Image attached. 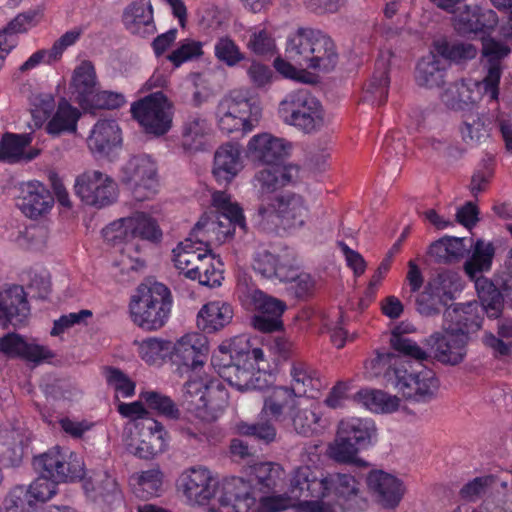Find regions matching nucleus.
Returning a JSON list of instances; mask_svg holds the SVG:
<instances>
[{
    "instance_id": "1a4fd4ad",
    "label": "nucleus",
    "mask_w": 512,
    "mask_h": 512,
    "mask_svg": "<svg viewBox=\"0 0 512 512\" xmlns=\"http://www.w3.org/2000/svg\"><path fill=\"white\" fill-rule=\"evenodd\" d=\"M216 116L221 131L231 134L241 130L246 133L255 127L261 116V108L250 99L228 96L219 102Z\"/></svg>"
},
{
    "instance_id": "f3484780",
    "label": "nucleus",
    "mask_w": 512,
    "mask_h": 512,
    "mask_svg": "<svg viewBox=\"0 0 512 512\" xmlns=\"http://www.w3.org/2000/svg\"><path fill=\"white\" fill-rule=\"evenodd\" d=\"M511 53L510 47L495 39L483 42L482 55L485 58L484 68L486 75L482 80L484 94L490 100H497L499 96V83L502 75V61Z\"/></svg>"
},
{
    "instance_id": "052dcab7",
    "label": "nucleus",
    "mask_w": 512,
    "mask_h": 512,
    "mask_svg": "<svg viewBox=\"0 0 512 512\" xmlns=\"http://www.w3.org/2000/svg\"><path fill=\"white\" fill-rule=\"evenodd\" d=\"M140 399L151 410L167 418L176 419L180 411L174 401L169 397L157 391H144L140 393Z\"/></svg>"
},
{
    "instance_id": "de8ad7c7",
    "label": "nucleus",
    "mask_w": 512,
    "mask_h": 512,
    "mask_svg": "<svg viewBox=\"0 0 512 512\" xmlns=\"http://www.w3.org/2000/svg\"><path fill=\"white\" fill-rule=\"evenodd\" d=\"M415 81L421 87L433 88L439 87L444 83V68L441 67V61L431 55L422 58L416 67Z\"/></svg>"
},
{
    "instance_id": "412c9836",
    "label": "nucleus",
    "mask_w": 512,
    "mask_h": 512,
    "mask_svg": "<svg viewBox=\"0 0 512 512\" xmlns=\"http://www.w3.org/2000/svg\"><path fill=\"white\" fill-rule=\"evenodd\" d=\"M476 304H455L444 312L443 329L469 342L470 334L481 328L482 319L474 312Z\"/></svg>"
},
{
    "instance_id": "4be33fe9",
    "label": "nucleus",
    "mask_w": 512,
    "mask_h": 512,
    "mask_svg": "<svg viewBox=\"0 0 512 512\" xmlns=\"http://www.w3.org/2000/svg\"><path fill=\"white\" fill-rule=\"evenodd\" d=\"M30 314L29 303L24 288L12 285L0 291V326L7 328L23 324Z\"/></svg>"
},
{
    "instance_id": "9b49d317",
    "label": "nucleus",
    "mask_w": 512,
    "mask_h": 512,
    "mask_svg": "<svg viewBox=\"0 0 512 512\" xmlns=\"http://www.w3.org/2000/svg\"><path fill=\"white\" fill-rule=\"evenodd\" d=\"M172 361L179 373L201 371L209 353L208 339L204 334L191 333L172 345Z\"/></svg>"
},
{
    "instance_id": "b1692460",
    "label": "nucleus",
    "mask_w": 512,
    "mask_h": 512,
    "mask_svg": "<svg viewBox=\"0 0 512 512\" xmlns=\"http://www.w3.org/2000/svg\"><path fill=\"white\" fill-rule=\"evenodd\" d=\"M242 168L240 144L227 142L217 148L214 154L212 173L220 185L230 183Z\"/></svg>"
},
{
    "instance_id": "49530a36",
    "label": "nucleus",
    "mask_w": 512,
    "mask_h": 512,
    "mask_svg": "<svg viewBox=\"0 0 512 512\" xmlns=\"http://www.w3.org/2000/svg\"><path fill=\"white\" fill-rule=\"evenodd\" d=\"M25 447L22 439L16 433L0 430V465L17 467L21 464Z\"/></svg>"
},
{
    "instance_id": "a19ab883",
    "label": "nucleus",
    "mask_w": 512,
    "mask_h": 512,
    "mask_svg": "<svg viewBox=\"0 0 512 512\" xmlns=\"http://www.w3.org/2000/svg\"><path fill=\"white\" fill-rule=\"evenodd\" d=\"M426 286L448 303L462 290V280L458 272L442 269L428 279Z\"/></svg>"
},
{
    "instance_id": "9d476101",
    "label": "nucleus",
    "mask_w": 512,
    "mask_h": 512,
    "mask_svg": "<svg viewBox=\"0 0 512 512\" xmlns=\"http://www.w3.org/2000/svg\"><path fill=\"white\" fill-rule=\"evenodd\" d=\"M121 181L133 189L137 200L150 198L157 187V167L147 155L131 157L122 168Z\"/></svg>"
},
{
    "instance_id": "f8f14e48",
    "label": "nucleus",
    "mask_w": 512,
    "mask_h": 512,
    "mask_svg": "<svg viewBox=\"0 0 512 512\" xmlns=\"http://www.w3.org/2000/svg\"><path fill=\"white\" fill-rule=\"evenodd\" d=\"M218 481L205 467H191L179 476L177 489L193 505H206L216 493Z\"/></svg>"
},
{
    "instance_id": "a211bd4d",
    "label": "nucleus",
    "mask_w": 512,
    "mask_h": 512,
    "mask_svg": "<svg viewBox=\"0 0 512 512\" xmlns=\"http://www.w3.org/2000/svg\"><path fill=\"white\" fill-rule=\"evenodd\" d=\"M299 177V168L294 165L265 168L257 171L252 185L260 204L273 202L271 195L286 185L295 183Z\"/></svg>"
},
{
    "instance_id": "c03bdc74",
    "label": "nucleus",
    "mask_w": 512,
    "mask_h": 512,
    "mask_svg": "<svg viewBox=\"0 0 512 512\" xmlns=\"http://www.w3.org/2000/svg\"><path fill=\"white\" fill-rule=\"evenodd\" d=\"M497 319V336L492 332H485L482 341L495 355L508 356L512 351V318Z\"/></svg>"
},
{
    "instance_id": "0e129e2a",
    "label": "nucleus",
    "mask_w": 512,
    "mask_h": 512,
    "mask_svg": "<svg viewBox=\"0 0 512 512\" xmlns=\"http://www.w3.org/2000/svg\"><path fill=\"white\" fill-rule=\"evenodd\" d=\"M7 512H34L37 503L28 487H14L5 499Z\"/></svg>"
},
{
    "instance_id": "a18cd8bd",
    "label": "nucleus",
    "mask_w": 512,
    "mask_h": 512,
    "mask_svg": "<svg viewBox=\"0 0 512 512\" xmlns=\"http://www.w3.org/2000/svg\"><path fill=\"white\" fill-rule=\"evenodd\" d=\"M326 482L327 495L331 490H334L335 495L338 497V499L343 500V503H341V505H343L344 507L346 503L350 501H354L355 503L363 501L358 496V482L352 475L342 473L326 474Z\"/></svg>"
},
{
    "instance_id": "13d9d810",
    "label": "nucleus",
    "mask_w": 512,
    "mask_h": 512,
    "mask_svg": "<svg viewBox=\"0 0 512 512\" xmlns=\"http://www.w3.org/2000/svg\"><path fill=\"white\" fill-rule=\"evenodd\" d=\"M356 397L373 411L392 412L398 409L399 399L380 390H360Z\"/></svg>"
},
{
    "instance_id": "20e7f679",
    "label": "nucleus",
    "mask_w": 512,
    "mask_h": 512,
    "mask_svg": "<svg viewBox=\"0 0 512 512\" xmlns=\"http://www.w3.org/2000/svg\"><path fill=\"white\" fill-rule=\"evenodd\" d=\"M257 493L243 478L225 479L221 486L219 503L231 507L232 512H280L289 507V500L283 496H266Z\"/></svg>"
},
{
    "instance_id": "69168bd1",
    "label": "nucleus",
    "mask_w": 512,
    "mask_h": 512,
    "mask_svg": "<svg viewBox=\"0 0 512 512\" xmlns=\"http://www.w3.org/2000/svg\"><path fill=\"white\" fill-rule=\"evenodd\" d=\"M288 420L298 434L310 436L317 430L320 416L312 409L296 406Z\"/></svg>"
},
{
    "instance_id": "473e14b6",
    "label": "nucleus",
    "mask_w": 512,
    "mask_h": 512,
    "mask_svg": "<svg viewBox=\"0 0 512 512\" xmlns=\"http://www.w3.org/2000/svg\"><path fill=\"white\" fill-rule=\"evenodd\" d=\"M232 306L226 302L213 301L205 304L197 316V326L206 333H214L230 323Z\"/></svg>"
},
{
    "instance_id": "c9c22d12",
    "label": "nucleus",
    "mask_w": 512,
    "mask_h": 512,
    "mask_svg": "<svg viewBox=\"0 0 512 512\" xmlns=\"http://www.w3.org/2000/svg\"><path fill=\"white\" fill-rule=\"evenodd\" d=\"M81 112L73 107L66 99H61L57 110L46 125V131L51 136L73 134L77 131V122Z\"/></svg>"
},
{
    "instance_id": "f704fd0d",
    "label": "nucleus",
    "mask_w": 512,
    "mask_h": 512,
    "mask_svg": "<svg viewBox=\"0 0 512 512\" xmlns=\"http://www.w3.org/2000/svg\"><path fill=\"white\" fill-rule=\"evenodd\" d=\"M339 435L346 436L362 449L372 445L377 437V428L371 419L348 418L341 420L338 425Z\"/></svg>"
},
{
    "instance_id": "4468645a",
    "label": "nucleus",
    "mask_w": 512,
    "mask_h": 512,
    "mask_svg": "<svg viewBox=\"0 0 512 512\" xmlns=\"http://www.w3.org/2000/svg\"><path fill=\"white\" fill-rule=\"evenodd\" d=\"M137 436L127 444L130 453L142 459H151L165 450L166 431L154 418H143L136 423Z\"/></svg>"
},
{
    "instance_id": "dca6fc26",
    "label": "nucleus",
    "mask_w": 512,
    "mask_h": 512,
    "mask_svg": "<svg viewBox=\"0 0 512 512\" xmlns=\"http://www.w3.org/2000/svg\"><path fill=\"white\" fill-rule=\"evenodd\" d=\"M291 144L283 138L275 137L270 133L254 135L248 142V157L261 164L280 167L288 158Z\"/></svg>"
},
{
    "instance_id": "7ed1b4c3",
    "label": "nucleus",
    "mask_w": 512,
    "mask_h": 512,
    "mask_svg": "<svg viewBox=\"0 0 512 512\" xmlns=\"http://www.w3.org/2000/svg\"><path fill=\"white\" fill-rule=\"evenodd\" d=\"M172 302L171 291L166 285L141 283L130 299L131 320L145 331L159 330L170 317Z\"/></svg>"
},
{
    "instance_id": "f257e3e1",
    "label": "nucleus",
    "mask_w": 512,
    "mask_h": 512,
    "mask_svg": "<svg viewBox=\"0 0 512 512\" xmlns=\"http://www.w3.org/2000/svg\"><path fill=\"white\" fill-rule=\"evenodd\" d=\"M390 344L400 355L377 351L376 357L371 360L375 374H383L386 386L397 389L406 399L423 403L434 399L439 389L435 373L426 367L409 372L406 367L408 361L403 359L407 357L422 362L429 358V354L404 336L400 327L392 331Z\"/></svg>"
},
{
    "instance_id": "6ab92c4d",
    "label": "nucleus",
    "mask_w": 512,
    "mask_h": 512,
    "mask_svg": "<svg viewBox=\"0 0 512 512\" xmlns=\"http://www.w3.org/2000/svg\"><path fill=\"white\" fill-rule=\"evenodd\" d=\"M124 28L132 35L147 38L157 31L151 0H135L122 13Z\"/></svg>"
},
{
    "instance_id": "bb28decb",
    "label": "nucleus",
    "mask_w": 512,
    "mask_h": 512,
    "mask_svg": "<svg viewBox=\"0 0 512 512\" xmlns=\"http://www.w3.org/2000/svg\"><path fill=\"white\" fill-rule=\"evenodd\" d=\"M17 206L30 218H37L48 212L54 203L50 191L40 182L32 181L23 185Z\"/></svg>"
},
{
    "instance_id": "6e6d98bb",
    "label": "nucleus",
    "mask_w": 512,
    "mask_h": 512,
    "mask_svg": "<svg viewBox=\"0 0 512 512\" xmlns=\"http://www.w3.org/2000/svg\"><path fill=\"white\" fill-rule=\"evenodd\" d=\"M62 453L63 447L58 445L54 446L48 451L35 456L33 458V465L39 473H44V475L60 483V474L62 470Z\"/></svg>"
},
{
    "instance_id": "6e6552de",
    "label": "nucleus",
    "mask_w": 512,
    "mask_h": 512,
    "mask_svg": "<svg viewBox=\"0 0 512 512\" xmlns=\"http://www.w3.org/2000/svg\"><path fill=\"white\" fill-rule=\"evenodd\" d=\"M74 193L83 204L102 209L117 201L118 185L110 175L90 169L76 177Z\"/></svg>"
},
{
    "instance_id": "680f3d73",
    "label": "nucleus",
    "mask_w": 512,
    "mask_h": 512,
    "mask_svg": "<svg viewBox=\"0 0 512 512\" xmlns=\"http://www.w3.org/2000/svg\"><path fill=\"white\" fill-rule=\"evenodd\" d=\"M216 59L228 67H235L246 59L236 42L228 36L220 37L214 45Z\"/></svg>"
},
{
    "instance_id": "a878e982",
    "label": "nucleus",
    "mask_w": 512,
    "mask_h": 512,
    "mask_svg": "<svg viewBox=\"0 0 512 512\" xmlns=\"http://www.w3.org/2000/svg\"><path fill=\"white\" fill-rule=\"evenodd\" d=\"M368 488L377 496L384 508H395L404 495L403 483L384 471H371L367 476Z\"/></svg>"
},
{
    "instance_id": "72a5a7b5",
    "label": "nucleus",
    "mask_w": 512,
    "mask_h": 512,
    "mask_svg": "<svg viewBox=\"0 0 512 512\" xmlns=\"http://www.w3.org/2000/svg\"><path fill=\"white\" fill-rule=\"evenodd\" d=\"M490 120L475 109H468L462 115L459 128L462 140L470 146L481 144L490 136Z\"/></svg>"
},
{
    "instance_id": "79ce46f5",
    "label": "nucleus",
    "mask_w": 512,
    "mask_h": 512,
    "mask_svg": "<svg viewBox=\"0 0 512 512\" xmlns=\"http://www.w3.org/2000/svg\"><path fill=\"white\" fill-rule=\"evenodd\" d=\"M281 475L280 465L272 462H262L253 466L249 479L244 481L255 488L256 494H268L274 490Z\"/></svg>"
},
{
    "instance_id": "393cba45",
    "label": "nucleus",
    "mask_w": 512,
    "mask_h": 512,
    "mask_svg": "<svg viewBox=\"0 0 512 512\" xmlns=\"http://www.w3.org/2000/svg\"><path fill=\"white\" fill-rule=\"evenodd\" d=\"M216 222L200 219L194 226L188 238L180 242L176 248L173 249L175 266L181 270L187 277L189 272V264H193L197 260L199 254L204 248L206 241L203 229L210 225L214 229Z\"/></svg>"
},
{
    "instance_id": "864d4df0",
    "label": "nucleus",
    "mask_w": 512,
    "mask_h": 512,
    "mask_svg": "<svg viewBox=\"0 0 512 512\" xmlns=\"http://www.w3.org/2000/svg\"><path fill=\"white\" fill-rule=\"evenodd\" d=\"M435 49L441 57L456 64L465 63L477 55V48L473 44L462 41H438Z\"/></svg>"
},
{
    "instance_id": "338daca9",
    "label": "nucleus",
    "mask_w": 512,
    "mask_h": 512,
    "mask_svg": "<svg viewBox=\"0 0 512 512\" xmlns=\"http://www.w3.org/2000/svg\"><path fill=\"white\" fill-rule=\"evenodd\" d=\"M236 430L238 434L252 437L264 444H269L276 439V429L269 421L251 424L241 421L236 425Z\"/></svg>"
},
{
    "instance_id": "ea45409f",
    "label": "nucleus",
    "mask_w": 512,
    "mask_h": 512,
    "mask_svg": "<svg viewBox=\"0 0 512 512\" xmlns=\"http://www.w3.org/2000/svg\"><path fill=\"white\" fill-rule=\"evenodd\" d=\"M495 248L491 242L477 240L471 256L464 263V271L470 279H475L491 269Z\"/></svg>"
},
{
    "instance_id": "0eeeda50",
    "label": "nucleus",
    "mask_w": 512,
    "mask_h": 512,
    "mask_svg": "<svg viewBox=\"0 0 512 512\" xmlns=\"http://www.w3.org/2000/svg\"><path fill=\"white\" fill-rule=\"evenodd\" d=\"M131 113L147 134L162 136L172 127V104L162 91L134 102Z\"/></svg>"
},
{
    "instance_id": "423d86ee",
    "label": "nucleus",
    "mask_w": 512,
    "mask_h": 512,
    "mask_svg": "<svg viewBox=\"0 0 512 512\" xmlns=\"http://www.w3.org/2000/svg\"><path fill=\"white\" fill-rule=\"evenodd\" d=\"M278 112L286 124L305 133H314L324 125L322 105L307 89L288 93L280 102Z\"/></svg>"
},
{
    "instance_id": "e2e57ef3",
    "label": "nucleus",
    "mask_w": 512,
    "mask_h": 512,
    "mask_svg": "<svg viewBox=\"0 0 512 512\" xmlns=\"http://www.w3.org/2000/svg\"><path fill=\"white\" fill-rule=\"evenodd\" d=\"M61 464L60 483L76 482L84 478L85 466L83 459L69 448L63 447Z\"/></svg>"
},
{
    "instance_id": "5701e85b",
    "label": "nucleus",
    "mask_w": 512,
    "mask_h": 512,
    "mask_svg": "<svg viewBox=\"0 0 512 512\" xmlns=\"http://www.w3.org/2000/svg\"><path fill=\"white\" fill-rule=\"evenodd\" d=\"M212 135L209 121L201 114L187 115L181 125L180 142L185 151L200 152L207 149Z\"/></svg>"
},
{
    "instance_id": "2f4dec72",
    "label": "nucleus",
    "mask_w": 512,
    "mask_h": 512,
    "mask_svg": "<svg viewBox=\"0 0 512 512\" xmlns=\"http://www.w3.org/2000/svg\"><path fill=\"white\" fill-rule=\"evenodd\" d=\"M471 280L475 283L478 298L487 316L491 319L500 318L504 308V295L500 282L495 284L484 276Z\"/></svg>"
},
{
    "instance_id": "2eb2a0df",
    "label": "nucleus",
    "mask_w": 512,
    "mask_h": 512,
    "mask_svg": "<svg viewBox=\"0 0 512 512\" xmlns=\"http://www.w3.org/2000/svg\"><path fill=\"white\" fill-rule=\"evenodd\" d=\"M326 474L311 466H299L293 470L289 494L290 498L302 501L304 505L311 499H322L327 496Z\"/></svg>"
},
{
    "instance_id": "c85d7f7f",
    "label": "nucleus",
    "mask_w": 512,
    "mask_h": 512,
    "mask_svg": "<svg viewBox=\"0 0 512 512\" xmlns=\"http://www.w3.org/2000/svg\"><path fill=\"white\" fill-rule=\"evenodd\" d=\"M498 23L497 14L491 9L465 5L455 16V28L463 34L488 32Z\"/></svg>"
},
{
    "instance_id": "bf43d9fd",
    "label": "nucleus",
    "mask_w": 512,
    "mask_h": 512,
    "mask_svg": "<svg viewBox=\"0 0 512 512\" xmlns=\"http://www.w3.org/2000/svg\"><path fill=\"white\" fill-rule=\"evenodd\" d=\"M362 448L346 436L339 435L337 431V438L335 443L330 446V456L339 463H354L358 466H364L366 463L357 458L359 450Z\"/></svg>"
},
{
    "instance_id": "58836bf2",
    "label": "nucleus",
    "mask_w": 512,
    "mask_h": 512,
    "mask_svg": "<svg viewBox=\"0 0 512 512\" xmlns=\"http://www.w3.org/2000/svg\"><path fill=\"white\" fill-rule=\"evenodd\" d=\"M389 65L387 60L376 61L374 73L365 86L364 99L372 104L383 105L388 96Z\"/></svg>"
},
{
    "instance_id": "4c0bfd02",
    "label": "nucleus",
    "mask_w": 512,
    "mask_h": 512,
    "mask_svg": "<svg viewBox=\"0 0 512 512\" xmlns=\"http://www.w3.org/2000/svg\"><path fill=\"white\" fill-rule=\"evenodd\" d=\"M290 262L286 258H281L264 250L256 253L253 259L252 267L255 272L264 278H276L279 281L282 279L291 278L292 273H289Z\"/></svg>"
},
{
    "instance_id": "7c9ffc66",
    "label": "nucleus",
    "mask_w": 512,
    "mask_h": 512,
    "mask_svg": "<svg viewBox=\"0 0 512 512\" xmlns=\"http://www.w3.org/2000/svg\"><path fill=\"white\" fill-rule=\"evenodd\" d=\"M294 389L274 387L264 399L262 413L278 422H286L297 406Z\"/></svg>"
},
{
    "instance_id": "aec40b11",
    "label": "nucleus",
    "mask_w": 512,
    "mask_h": 512,
    "mask_svg": "<svg viewBox=\"0 0 512 512\" xmlns=\"http://www.w3.org/2000/svg\"><path fill=\"white\" fill-rule=\"evenodd\" d=\"M425 343L434 359L443 364L457 365L466 356L468 341L465 337L459 338L456 334L444 331L433 333L425 339Z\"/></svg>"
},
{
    "instance_id": "603ef678",
    "label": "nucleus",
    "mask_w": 512,
    "mask_h": 512,
    "mask_svg": "<svg viewBox=\"0 0 512 512\" xmlns=\"http://www.w3.org/2000/svg\"><path fill=\"white\" fill-rule=\"evenodd\" d=\"M214 388L220 389L221 383L207 374H201V371H197L196 373H189V379L183 386V393L187 400L198 397L206 405L207 396ZM190 401L193 402V400Z\"/></svg>"
},
{
    "instance_id": "37998d69",
    "label": "nucleus",
    "mask_w": 512,
    "mask_h": 512,
    "mask_svg": "<svg viewBox=\"0 0 512 512\" xmlns=\"http://www.w3.org/2000/svg\"><path fill=\"white\" fill-rule=\"evenodd\" d=\"M290 374L292 385L288 389H294V393L298 396L305 395L309 391H318L321 387L318 372L304 362H294Z\"/></svg>"
},
{
    "instance_id": "4d7b16f0",
    "label": "nucleus",
    "mask_w": 512,
    "mask_h": 512,
    "mask_svg": "<svg viewBox=\"0 0 512 512\" xmlns=\"http://www.w3.org/2000/svg\"><path fill=\"white\" fill-rule=\"evenodd\" d=\"M138 346V354L148 364H156L164 359L172 349V342L150 337L141 342L134 341Z\"/></svg>"
},
{
    "instance_id": "e433bc0d",
    "label": "nucleus",
    "mask_w": 512,
    "mask_h": 512,
    "mask_svg": "<svg viewBox=\"0 0 512 512\" xmlns=\"http://www.w3.org/2000/svg\"><path fill=\"white\" fill-rule=\"evenodd\" d=\"M72 87L77 102L84 107L98 89L96 71L92 62L82 61L75 68L72 76Z\"/></svg>"
},
{
    "instance_id": "5fc2aeb1",
    "label": "nucleus",
    "mask_w": 512,
    "mask_h": 512,
    "mask_svg": "<svg viewBox=\"0 0 512 512\" xmlns=\"http://www.w3.org/2000/svg\"><path fill=\"white\" fill-rule=\"evenodd\" d=\"M441 99L452 110L466 112L468 109H473L472 91L464 82L450 84L442 93Z\"/></svg>"
},
{
    "instance_id": "f03ea898",
    "label": "nucleus",
    "mask_w": 512,
    "mask_h": 512,
    "mask_svg": "<svg viewBox=\"0 0 512 512\" xmlns=\"http://www.w3.org/2000/svg\"><path fill=\"white\" fill-rule=\"evenodd\" d=\"M285 56L298 67L322 73L333 71L339 62L337 47L330 36L303 27L287 37Z\"/></svg>"
},
{
    "instance_id": "cd10ccee",
    "label": "nucleus",
    "mask_w": 512,
    "mask_h": 512,
    "mask_svg": "<svg viewBox=\"0 0 512 512\" xmlns=\"http://www.w3.org/2000/svg\"><path fill=\"white\" fill-rule=\"evenodd\" d=\"M0 353L8 358H23L32 362L53 357L49 349L28 343L20 334L11 332L0 337Z\"/></svg>"
},
{
    "instance_id": "774afa93",
    "label": "nucleus",
    "mask_w": 512,
    "mask_h": 512,
    "mask_svg": "<svg viewBox=\"0 0 512 512\" xmlns=\"http://www.w3.org/2000/svg\"><path fill=\"white\" fill-rule=\"evenodd\" d=\"M203 43L200 41L185 39L180 41L179 46L173 50L167 59L175 68L180 67L183 63L198 59L203 55Z\"/></svg>"
},
{
    "instance_id": "c756f323",
    "label": "nucleus",
    "mask_w": 512,
    "mask_h": 512,
    "mask_svg": "<svg viewBox=\"0 0 512 512\" xmlns=\"http://www.w3.org/2000/svg\"><path fill=\"white\" fill-rule=\"evenodd\" d=\"M121 143V130L115 120H99L88 137L90 150L100 156H108Z\"/></svg>"
},
{
    "instance_id": "8fccbe9b",
    "label": "nucleus",
    "mask_w": 512,
    "mask_h": 512,
    "mask_svg": "<svg viewBox=\"0 0 512 512\" xmlns=\"http://www.w3.org/2000/svg\"><path fill=\"white\" fill-rule=\"evenodd\" d=\"M241 363H244V353L237 352V363L222 370L219 376L241 392L260 388L254 381L250 369L242 367Z\"/></svg>"
},
{
    "instance_id": "39448f33",
    "label": "nucleus",
    "mask_w": 512,
    "mask_h": 512,
    "mask_svg": "<svg viewBox=\"0 0 512 512\" xmlns=\"http://www.w3.org/2000/svg\"><path fill=\"white\" fill-rule=\"evenodd\" d=\"M308 215V207L303 196L284 193L264 202L257 208V223L263 230H272L279 225L284 229L300 228Z\"/></svg>"
},
{
    "instance_id": "ddd939ff",
    "label": "nucleus",
    "mask_w": 512,
    "mask_h": 512,
    "mask_svg": "<svg viewBox=\"0 0 512 512\" xmlns=\"http://www.w3.org/2000/svg\"><path fill=\"white\" fill-rule=\"evenodd\" d=\"M250 304L258 314L252 317V325L255 329L270 333L283 328L281 317L287 308L284 301L266 294L259 289H253L248 293Z\"/></svg>"
},
{
    "instance_id": "3c124183",
    "label": "nucleus",
    "mask_w": 512,
    "mask_h": 512,
    "mask_svg": "<svg viewBox=\"0 0 512 512\" xmlns=\"http://www.w3.org/2000/svg\"><path fill=\"white\" fill-rule=\"evenodd\" d=\"M128 228L133 232V237L150 242H160L162 231L157 221L144 212H135L128 217Z\"/></svg>"
},
{
    "instance_id": "09e8293b",
    "label": "nucleus",
    "mask_w": 512,
    "mask_h": 512,
    "mask_svg": "<svg viewBox=\"0 0 512 512\" xmlns=\"http://www.w3.org/2000/svg\"><path fill=\"white\" fill-rule=\"evenodd\" d=\"M33 140L31 133H5L0 140V160L17 163L23 159L25 149Z\"/></svg>"
}]
</instances>
